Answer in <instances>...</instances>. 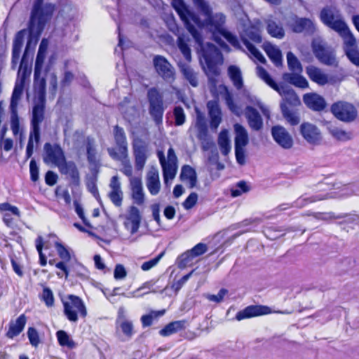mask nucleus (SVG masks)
I'll return each instance as SVG.
<instances>
[{
	"mask_svg": "<svg viewBox=\"0 0 359 359\" xmlns=\"http://www.w3.org/2000/svg\"><path fill=\"white\" fill-rule=\"evenodd\" d=\"M44 151L43 161L48 165L58 167L66 160L62 149L57 144L46 143Z\"/></svg>",
	"mask_w": 359,
	"mask_h": 359,
	"instance_id": "16",
	"label": "nucleus"
},
{
	"mask_svg": "<svg viewBox=\"0 0 359 359\" xmlns=\"http://www.w3.org/2000/svg\"><path fill=\"white\" fill-rule=\"evenodd\" d=\"M26 322V316L24 314L20 315L15 321L10 323L9 329L6 333V336L8 338L13 339V337L19 335L23 330Z\"/></svg>",
	"mask_w": 359,
	"mask_h": 359,
	"instance_id": "33",
	"label": "nucleus"
},
{
	"mask_svg": "<svg viewBox=\"0 0 359 359\" xmlns=\"http://www.w3.org/2000/svg\"><path fill=\"white\" fill-rule=\"evenodd\" d=\"M208 248L205 244L200 243L195 245L192 249L189 250L191 255L194 257H198L203 255Z\"/></svg>",
	"mask_w": 359,
	"mask_h": 359,
	"instance_id": "63",
	"label": "nucleus"
},
{
	"mask_svg": "<svg viewBox=\"0 0 359 359\" xmlns=\"http://www.w3.org/2000/svg\"><path fill=\"white\" fill-rule=\"evenodd\" d=\"M157 155L162 167L164 183L169 186L177 172V157L172 147L168 149L167 158L162 151H158Z\"/></svg>",
	"mask_w": 359,
	"mask_h": 359,
	"instance_id": "9",
	"label": "nucleus"
},
{
	"mask_svg": "<svg viewBox=\"0 0 359 359\" xmlns=\"http://www.w3.org/2000/svg\"><path fill=\"white\" fill-rule=\"evenodd\" d=\"M58 343L62 346H66L69 348H74L76 346L75 342L64 330H59L56 332Z\"/></svg>",
	"mask_w": 359,
	"mask_h": 359,
	"instance_id": "44",
	"label": "nucleus"
},
{
	"mask_svg": "<svg viewBox=\"0 0 359 359\" xmlns=\"http://www.w3.org/2000/svg\"><path fill=\"white\" fill-rule=\"evenodd\" d=\"M325 198V196H314L312 197H308L306 196H302L294 202V206L298 208H302L307 205L308 203L320 201Z\"/></svg>",
	"mask_w": 359,
	"mask_h": 359,
	"instance_id": "51",
	"label": "nucleus"
},
{
	"mask_svg": "<svg viewBox=\"0 0 359 359\" xmlns=\"http://www.w3.org/2000/svg\"><path fill=\"white\" fill-rule=\"evenodd\" d=\"M331 110L336 118L346 122L353 121L357 114L355 107L351 104L345 102L334 103L332 106Z\"/></svg>",
	"mask_w": 359,
	"mask_h": 359,
	"instance_id": "17",
	"label": "nucleus"
},
{
	"mask_svg": "<svg viewBox=\"0 0 359 359\" xmlns=\"http://www.w3.org/2000/svg\"><path fill=\"white\" fill-rule=\"evenodd\" d=\"M147 187L149 193L156 196L158 194L161 188L158 172L156 170H151L147 177Z\"/></svg>",
	"mask_w": 359,
	"mask_h": 359,
	"instance_id": "34",
	"label": "nucleus"
},
{
	"mask_svg": "<svg viewBox=\"0 0 359 359\" xmlns=\"http://www.w3.org/2000/svg\"><path fill=\"white\" fill-rule=\"evenodd\" d=\"M55 247L60 259L64 262H68L70 260V252L65 245L59 242H55Z\"/></svg>",
	"mask_w": 359,
	"mask_h": 359,
	"instance_id": "53",
	"label": "nucleus"
},
{
	"mask_svg": "<svg viewBox=\"0 0 359 359\" xmlns=\"http://www.w3.org/2000/svg\"><path fill=\"white\" fill-rule=\"evenodd\" d=\"M55 9V5L51 3L44 4L43 0L34 1L28 30L24 29L19 31L15 34L13 41L12 50V64L13 66L16 65L18 62L24 40L28 35V40L20 66V69L22 68L32 41H34V43H36L46 23L51 20Z\"/></svg>",
	"mask_w": 359,
	"mask_h": 359,
	"instance_id": "2",
	"label": "nucleus"
},
{
	"mask_svg": "<svg viewBox=\"0 0 359 359\" xmlns=\"http://www.w3.org/2000/svg\"><path fill=\"white\" fill-rule=\"evenodd\" d=\"M271 310L266 306L252 305L248 306L236 313V319L241 321L244 319L250 318L262 315L269 314Z\"/></svg>",
	"mask_w": 359,
	"mask_h": 359,
	"instance_id": "22",
	"label": "nucleus"
},
{
	"mask_svg": "<svg viewBox=\"0 0 359 359\" xmlns=\"http://www.w3.org/2000/svg\"><path fill=\"white\" fill-rule=\"evenodd\" d=\"M62 175H66L72 184L77 185L79 183V172L74 162L66 160L58 167Z\"/></svg>",
	"mask_w": 359,
	"mask_h": 359,
	"instance_id": "25",
	"label": "nucleus"
},
{
	"mask_svg": "<svg viewBox=\"0 0 359 359\" xmlns=\"http://www.w3.org/2000/svg\"><path fill=\"white\" fill-rule=\"evenodd\" d=\"M263 48L268 57L276 67L282 65L283 60L281 51L277 46H273L270 43H265L263 45Z\"/></svg>",
	"mask_w": 359,
	"mask_h": 359,
	"instance_id": "35",
	"label": "nucleus"
},
{
	"mask_svg": "<svg viewBox=\"0 0 359 359\" xmlns=\"http://www.w3.org/2000/svg\"><path fill=\"white\" fill-rule=\"evenodd\" d=\"M110 191L108 194L109 198L113 204L116 207H120L122 205L123 198V193L121 190V183L118 177L113 176L109 183Z\"/></svg>",
	"mask_w": 359,
	"mask_h": 359,
	"instance_id": "24",
	"label": "nucleus"
},
{
	"mask_svg": "<svg viewBox=\"0 0 359 359\" xmlns=\"http://www.w3.org/2000/svg\"><path fill=\"white\" fill-rule=\"evenodd\" d=\"M11 128L14 135L20 133V120L18 114V108H10Z\"/></svg>",
	"mask_w": 359,
	"mask_h": 359,
	"instance_id": "47",
	"label": "nucleus"
},
{
	"mask_svg": "<svg viewBox=\"0 0 359 359\" xmlns=\"http://www.w3.org/2000/svg\"><path fill=\"white\" fill-rule=\"evenodd\" d=\"M126 226L132 234L136 233L140 226L141 215L137 208L130 206L126 215Z\"/></svg>",
	"mask_w": 359,
	"mask_h": 359,
	"instance_id": "26",
	"label": "nucleus"
},
{
	"mask_svg": "<svg viewBox=\"0 0 359 359\" xmlns=\"http://www.w3.org/2000/svg\"><path fill=\"white\" fill-rule=\"evenodd\" d=\"M245 115L249 126L254 130H260L263 127L262 118L259 112L253 107L247 106L245 109Z\"/></svg>",
	"mask_w": 359,
	"mask_h": 359,
	"instance_id": "29",
	"label": "nucleus"
},
{
	"mask_svg": "<svg viewBox=\"0 0 359 359\" xmlns=\"http://www.w3.org/2000/svg\"><path fill=\"white\" fill-rule=\"evenodd\" d=\"M312 49L313 54L320 63L333 67L338 65L334 49L327 46L321 39H316L313 41Z\"/></svg>",
	"mask_w": 359,
	"mask_h": 359,
	"instance_id": "11",
	"label": "nucleus"
},
{
	"mask_svg": "<svg viewBox=\"0 0 359 359\" xmlns=\"http://www.w3.org/2000/svg\"><path fill=\"white\" fill-rule=\"evenodd\" d=\"M7 130L8 129L6 125H4L1 127V128L0 129V140L4 150L6 151H9L13 148V142L10 138L4 139Z\"/></svg>",
	"mask_w": 359,
	"mask_h": 359,
	"instance_id": "50",
	"label": "nucleus"
},
{
	"mask_svg": "<svg viewBox=\"0 0 359 359\" xmlns=\"http://www.w3.org/2000/svg\"><path fill=\"white\" fill-rule=\"evenodd\" d=\"M227 74L233 87L241 93L242 96L246 98L250 103L257 105L260 109L262 114L269 118L270 110L269 107L245 87L241 69L236 65H230L227 69Z\"/></svg>",
	"mask_w": 359,
	"mask_h": 359,
	"instance_id": "3",
	"label": "nucleus"
},
{
	"mask_svg": "<svg viewBox=\"0 0 359 359\" xmlns=\"http://www.w3.org/2000/svg\"><path fill=\"white\" fill-rule=\"evenodd\" d=\"M262 24L259 20H255L247 26L241 34V39L250 54V57L264 64L266 59L259 50L250 41L255 43L262 41Z\"/></svg>",
	"mask_w": 359,
	"mask_h": 359,
	"instance_id": "4",
	"label": "nucleus"
},
{
	"mask_svg": "<svg viewBox=\"0 0 359 359\" xmlns=\"http://www.w3.org/2000/svg\"><path fill=\"white\" fill-rule=\"evenodd\" d=\"M280 108L284 118L292 125L295 126L299 123V117L295 111L291 110L285 104H280Z\"/></svg>",
	"mask_w": 359,
	"mask_h": 359,
	"instance_id": "41",
	"label": "nucleus"
},
{
	"mask_svg": "<svg viewBox=\"0 0 359 359\" xmlns=\"http://www.w3.org/2000/svg\"><path fill=\"white\" fill-rule=\"evenodd\" d=\"M34 97L31 119V132H34L37 136L40 133V124L45 117L46 108V86L40 81L34 86Z\"/></svg>",
	"mask_w": 359,
	"mask_h": 359,
	"instance_id": "5",
	"label": "nucleus"
},
{
	"mask_svg": "<svg viewBox=\"0 0 359 359\" xmlns=\"http://www.w3.org/2000/svg\"><path fill=\"white\" fill-rule=\"evenodd\" d=\"M248 191L249 187L247 184L243 181H241L237 184L236 187L231 189V196L233 197H237Z\"/></svg>",
	"mask_w": 359,
	"mask_h": 359,
	"instance_id": "56",
	"label": "nucleus"
},
{
	"mask_svg": "<svg viewBox=\"0 0 359 359\" xmlns=\"http://www.w3.org/2000/svg\"><path fill=\"white\" fill-rule=\"evenodd\" d=\"M180 179L183 182H187L190 188H194L197 182L196 172L190 165H184L181 170Z\"/></svg>",
	"mask_w": 359,
	"mask_h": 359,
	"instance_id": "36",
	"label": "nucleus"
},
{
	"mask_svg": "<svg viewBox=\"0 0 359 359\" xmlns=\"http://www.w3.org/2000/svg\"><path fill=\"white\" fill-rule=\"evenodd\" d=\"M287 65L292 72H296V73H302V67L297 59V57L292 53L288 52L287 54Z\"/></svg>",
	"mask_w": 359,
	"mask_h": 359,
	"instance_id": "45",
	"label": "nucleus"
},
{
	"mask_svg": "<svg viewBox=\"0 0 359 359\" xmlns=\"http://www.w3.org/2000/svg\"><path fill=\"white\" fill-rule=\"evenodd\" d=\"M299 133L304 140L310 145L319 146L323 142L320 129L314 124L304 122L300 125Z\"/></svg>",
	"mask_w": 359,
	"mask_h": 359,
	"instance_id": "15",
	"label": "nucleus"
},
{
	"mask_svg": "<svg viewBox=\"0 0 359 359\" xmlns=\"http://www.w3.org/2000/svg\"><path fill=\"white\" fill-rule=\"evenodd\" d=\"M42 299L44 301L48 307H51L54 305V297L53 292L48 287H45L42 292Z\"/></svg>",
	"mask_w": 359,
	"mask_h": 359,
	"instance_id": "59",
	"label": "nucleus"
},
{
	"mask_svg": "<svg viewBox=\"0 0 359 359\" xmlns=\"http://www.w3.org/2000/svg\"><path fill=\"white\" fill-rule=\"evenodd\" d=\"M198 195L196 193H191L183 203V206L186 210L192 208L197 202Z\"/></svg>",
	"mask_w": 359,
	"mask_h": 359,
	"instance_id": "64",
	"label": "nucleus"
},
{
	"mask_svg": "<svg viewBox=\"0 0 359 359\" xmlns=\"http://www.w3.org/2000/svg\"><path fill=\"white\" fill-rule=\"evenodd\" d=\"M218 144L223 155L226 156L231 151V142L227 130H222L218 136Z\"/></svg>",
	"mask_w": 359,
	"mask_h": 359,
	"instance_id": "40",
	"label": "nucleus"
},
{
	"mask_svg": "<svg viewBox=\"0 0 359 359\" xmlns=\"http://www.w3.org/2000/svg\"><path fill=\"white\" fill-rule=\"evenodd\" d=\"M114 133L116 146H122L121 150L123 153H126V146H128V142L124 130L122 128L116 126L114 129Z\"/></svg>",
	"mask_w": 359,
	"mask_h": 359,
	"instance_id": "42",
	"label": "nucleus"
},
{
	"mask_svg": "<svg viewBox=\"0 0 359 359\" xmlns=\"http://www.w3.org/2000/svg\"><path fill=\"white\" fill-rule=\"evenodd\" d=\"M46 53L38 51L34 67V86H36L40 81L43 83V86H46V81L49 83V90L55 95L57 87V76L53 72H48L46 69L45 74L43 72V64L46 58Z\"/></svg>",
	"mask_w": 359,
	"mask_h": 359,
	"instance_id": "8",
	"label": "nucleus"
},
{
	"mask_svg": "<svg viewBox=\"0 0 359 359\" xmlns=\"http://www.w3.org/2000/svg\"><path fill=\"white\" fill-rule=\"evenodd\" d=\"M25 86V77L17 80L11 96L9 108H18V102L21 98Z\"/></svg>",
	"mask_w": 359,
	"mask_h": 359,
	"instance_id": "37",
	"label": "nucleus"
},
{
	"mask_svg": "<svg viewBox=\"0 0 359 359\" xmlns=\"http://www.w3.org/2000/svg\"><path fill=\"white\" fill-rule=\"evenodd\" d=\"M287 23L290 28L296 33L313 32L315 29L312 20L309 18H299L296 15H290Z\"/></svg>",
	"mask_w": 359,
	"mask_h": 359,
	"instance_id": "21",
	"label": "nucleus"
},
{
	"mask_svg": "<svg viewBox=\"0 0 359 359\" xmlns=\"http://www.w3.org/2000/svg\"><path fill=\"white\" fill-rule=\"evenodd\" d=\"M283 97L284 102L287 105L297 106L300 104V100L294 91L287 86H278L274 88Z\"/></svg>",
	"mask_w": 359,
	"mask_h": 359,
	"instance_id": "27",
	"label": "nucleus"
},
{
	"mask_svg": "<svg viewBox=\"0 0 359 359\" xmlns=\"http://www.w3.org/2000/svg\"><path fill=\"white\" fill-rule=\"evenodd\" d=\"M185 320L173 321L160 330L159 334L163 337H168L185 328Z\"/></svg>",
	"mask_w": 359,
	"mask_h": 359,
	"instance_id": "39",
	"label": "nucleus"
},
{
	"mask_svg": "<svg viewBox=\"0 0 359 359\" xmlns=\"http://www.w3.org/2000/svg\"><path fill=\"white\" fill-rule=\"evenodd\" d=\"M227 292H228V291L226 289H221L219 291V292L217 293V294H205V297L209 301L219 303L223 300L224 297L227 294Z\"/></svg>",
	"mask_w": 359,
	"mask_h": 359,
	"instance_id": "61",
	"label": "nucleus"
},
{
	"mask_svg": "<svg viewBox=\"0 0 359 359\" xmlns=\"http://www.w3.org/2000/svg\"><path fill=\"white\" fill-rule=\"evenodd\" d=\"M193 1L198 10L205 16L204 20H201L196 15L191 11L183 0H171V4L198 46L197 49L200 51L201 62H204L207 67L211 93L217 96L221 95L225 100L229 109L235 115L240 116L243 114V107L234 102L231 93L225 85L217 86V80L213 76L219 74L217 63L222 60V55L214 44L209 42L203 43V38L195 25L210 32L215 41L222 47L226 46L222 41V37L236 49L241 48L239 40L236 35L224 27L226 22L224 15L220 13L212 15V10L205 0H193Z\"/></svg>",
	"mask_w": 359,
	"mask_h": 359,
	"instance_id": "1",
	"label": "nucleus"
},
{
	"mask_svg": "<svg viewBox=\"0 0 359 359\" xmlns=\"http://www.w3.org/2000/svg\"><path fill=\"white\" fill-rule=\"evenodd\" d=\"M271 134L276 142L283 148L290 149L292 147V137L283 126H273L271 129Z\"/></svg>",
	"mask_w": 359,
	"mask_h": 359,
	"instance_id": "23",
	"label": "nucleus"
},
{
	"mask_svg": "<svg viewBox=\"0 0 359 359\" xmlns=\"http://www.w3.org/2000/svg\"><path fill=\"white\" fill-rule=\"evenodd\" d=\"M40 140V133L36 136L34 132L29 133V140L26 148L27 158H30L34 152V142L37 144Z\"/></svg>",
	"mask_w": 359,
	"mask_h": 359,
	"instance_id": "52",
	"label": "nucleus"
},
{
	"mask_svg": "<svg viewBox=\"0 0 359 359\" xmlns=\"http://www.w3.org/2000/svg\"><path fill=\"white\" fill-rule=\"evenodd\" d=\"M175 122L176 126H182L186 121V116L184 109L181 107H175L173 111Z\"/></svg>",
	"mask_w": 359,
	"mask_h": 359,
	"instance_id": "55",
	"label": "nucleus"
},
{
	"mask_svg": "<svg viewBox=\"0 0 359 359\" xmlns=\"http://www.w3.org/2000/svg\"><path fill=\"white\" fill-rule=\"evenodd\" d=\"M152 64L155 72L165 82L171 83L175 80V69L164 56L161 55H154L152 59Z\"/></svg>",
	"mask_w": 359,
	"mask_h": 359,
	"instance_id": "13",
	"label": "nucleus"
},
{
	"mask_svg": "<svg viewBox=\"0 0 359 359\" xmlns=\"http://www.w3.org/2000/svg\"><path fill=\"white\" fill-rule=\"evenodd\" d=\"M127 276V271L122 264H116L114 271V277L116 280H123Z\"/></svg>",
	"mask_w": 359,
	"mask_h": 359,
	"instance_id": "62",
	"label": "nucleus"
},
{
	"mask_svg": "<svg viewBox=\"0 0 359 359\" xmlns=\"http://www.w3.org/2000/svg\"><path fill=\"white\" fill-rule=\"evenodd\" d=\"M304 102L308 107L315 111H321L325 107L323 97L316 93L304 95Z\"/></svg>",
	"mask_w": 359,
	"mask_h": 359,
	"instance_id": "32",
	"label": "nucleus"
},
{
	"mask_svg": "<svg viewBox=\"0 0 359 359\" xmlns=\"http://www.w3.org/2000/svg\"><path fill=\"white\" fill-rule=\"evenodd\" d=\"M177 46L187 62H179L178 67L184 78L193 87L198 85V74L189 64L191 60V50L182 36L177 39Z\"/></svg>",
	"mask_w": 359,
	"mask_h": 359,
	"instance_id": "7",
	"label": "nucleus"
},
{
	"mask_svg": "<svg viewBox=\"0 0 359 359\" xmlns=\"http://www.w3.org/2000/svg\"><path fill=\"white\" fill-rule=\"evenodd\" d=\"M268 34L274 38L281 39L285 36L282 24L274 17L270 15L265 20Z\"/></svg>",
	"mask_w": 359,
	"mask_h": 359,
	"instance_id": "28",
	"label": "nucleus"
},
{
	"mask_svg": "<svg viewBox=\"0 0 359 359\" xmlns=\"http://www.w3.org/2000/svg\"><path fill=\"white\" fill-rule=\"evenodd\" d=\"M36 248L39 255L40 264L41 266H45L46 264V257L42 252L43 241V238L41 236H39L36 239Z\"/></svg>",
	"mask_w": 359,
	"mask_h": 359,
	"instance_id": "58",
	"label": "nucleus"
},
{
	"mask_svg": "<svg viewBox=\"0 0 359 359\" xmlns=\"http://www.w3.org/2000/svg\"><path fill=\"white\" fill-rule=\"evenodd\" d=\"M147 97L149 102V113L156 124L162 123L164 112L163 96L156 88H151L148 90Z\"/></svg>",
	"mask_w": 359,
	"mask_h": 359,
	"instance_id": "14",
	"label": "nucleus"
},
{
	"mask_svg": "<svg viewBox=\"0 0 359 359\" xmlns=\"http://www.w3.org/2000/svg\"><path fill=\"white\" fill-rule=\"evenodd\" d=\"M342 39L345 55L352 64L359 67V48L356 44L355 36L351 32L344 36Z\"/></svg>",
	"mask_w": 359,
	"mask_h": 359,
	"instance_id": "19",
	"label": "nucleus"
},
{
	"mask_svg": "<svg viewBox=\"0 0 359 359\" xmlns=\"http://www.w3.org/2000/svg\"><path fill=\"white\" fill-rule=\"evenodd\" d=\"M235 133V155L236 161L243 165L245 163V147L249 142L247 130L241 124L233 126Z\"/></svg>",
	"mask_w": 359,
	"mask_h": 359,
	"instance_id": "12",
	"label": "nucleus"
},
{
	"mask_svg": "<svg viewBox=\"0 0 359 359\" xmlns=\"http://www.w3.org/2000/svg\"><path fill=\"white\" fill-rule=\"evenodd\" d=\"M330 133L337 140L340 141H346L351 138V133L346 132L337 127L329 128Z\"/></svg>",
	"mask_w": 359,
	"mask_h": 359,
	"instance_id": "46",
	"label": "nucleus"
},
{
	"mask_svg": "<svg viewBox=\"0 0 359 359\" xmlns=\"http://www.w3.org/2000/svg\"><path fill=\"white\" fill-rule=\"evenodd\" d=\"M194 258L195 257L190 252V250H187L184 253L182 254L181 256L179 257V266L180 268H184L187 266L188 265L191 264Z\"/></svg>",
	"mask_w": 359,
	"mask_h": 359,
	"instance_id": "57",
	"label": "nucleus"
},
{
	"mask_svg": "<svg viewBox=\"0 0 359 359\" xmlns=\"http://www.w3.org/2000/svg\"><path fill=\"white\" fill-rule=\"evenodd\" d=\"M320 18L324 25L338 33L341 38L351 33L340 11L335 6L323 8Z\"/></svg>",
	"mask_w": 359,
	"mask_h": 359,
	"instance_id": "6",
	"label": "nucleus"
},
{
	"mask_svg": "<svg viewBox=\"0 0 359 359\" xmlns=\"http://www.w3.org/2000/svg\"><path fill=\"white\" fill-rule=\"evenodd\" d=\"M121 149L122 146H117V148H108L107 151L111 158L121 162L129 158L128 146H126V153H123Z\"/></svg>",
	"mask_w": 359,
	"mask_h": 359,
	"instance_id": "43",
	"label": "nucleus"
},
{
	"mask_svg": "<svg viewBox=\"0 0 359 359\" xmlns=\"http://www.w3.org/2000/svg\"><path fill=\"white\" fill-rule=\"evenodd\" d=\"M87 158L90 163H95L96 162V149L95 140L92 138H87L86 144Z\"/></svg>",
	"mask_w": 359,
	"mask_h": 359,
	"instance_id": "48",
	"label": "nucleus"
},
{
	"mask_svg": "<svg viewBox=\"0 0 359 359\" xmlns=\"http://www.w3.org/2000/svg\"><path fill=\"white\" fill-rule=\"evenodd\" d=\"M120 327L127 337L130 338L133 336L134 332L132 322L125 320L120 323Z\"/></svg>",
	"mask_w": 359,
	"mask_h": 359,
	"instance_id": "60",
	"label": "nucleus"
},
{
	"mask_svg": "<svg viewBox=\"0 0 359 359\" xmlns=\"http://www.w3.org/2000/svg\"><path fill=\"white\" fill-rule=\"evenodd\" d=\"M257 75L273 89L277 87L278 84L276 83V82L271 78L269 73L262 67H257Z\"/></svg>",
	"mask_w": 359,
	"mask_h": 359,
	"instance_id": "49",
	"label": "nucleus"
},
{
	"mask_svg": "<svg viewBox=\"0 0 359 359\" xmlns=\"http://www.w3.org/2000/svg\"><path fill=\"white\" fill-rule=\"evenodd\" d=\"M300 73H285L283 74V78L285 81L301 88H306L309 87L307 80L302 76L299 75Z\"/></svg>",
	"mask_w": 359,
	"mask_h": 359,
	"instance_id": "38",
	"label": "nucleus"
},
{
	"mask_svg": "<svg viewBox=\"0 0 359 359\" xmlns=\"http://www.w3.org/2000/svg\"><path fill=\"white\" fill-rule=\"evenodd\" d=\"M130 182L134 203L138 205H142L144 202V194L141 180L139 177H132Z\"/></svg>",
	"mask_w": 359,
	"mask_h": 359,
	"instance_id": "30",
	"label": "nucleus"
},
{
	"mask_svg": "<svg viewBox=\"0 0 359 359\" xmlns=\"http://www.w3.org/2000/svg\"><path fill=\"white\" fill-rule=\"evenodd\" d=\"M64 314L72 323L79 320V316L85 318L87 316V309L83 301L78 296L69 294L65 299H62Z\"/></svg>",
	"mask_w": 359,
	"mask_h": 359,
	"instance_id": "10",
	"label": "nucleus"
},
{
	"mask_svg": "<svg viewBox=\"0 0 359 359\" xmlns=\"http://www.w3.org/2000/svg\"><path fill=\"white\" fill-rule=\"evenodd\" d=\"M207 107L210 117V127L216 130L222 121V113L219 104L216 101H209Z\"/></svg>",
	"mask_w": 359,
	"mask_h": 359,
	"instance_id": "31",
	"label": "nucleus"
},
{
	"mask_svg": "<svg viewBox=\"0 0 359 359\" xmlns=\"http://www.w3.org/2000/svg\"><path fill=\"white\" fill-rule=\"evenodd\" d=\"M27 337L31 345L34 347H37L41 342L39 333L37 330L34 327L28 328Z\"/></svg>",
	"mask_w": 359,
	"mask_h": 359,
	"instance_id": "54",
	"label": "nucleus"
},
{
	"mask_svg": "<svg viewBox=\"0 0 359 359\" xmlns=\"http://www.w3.org/2000/svg\"><path fill=\"white\" fill-rule=\"evenodd\" d=\"M136 170H142L149 156L148 145L142 140H135L133 144Z\"/></svg>",
	"mask_w": 359,
	"mask_h": 359,
	"instance_id": "18",
	"label": "nucleus"
},
{
	"mask_svg": "<svg viewBox=\"0 0 359 359\" xmlns=\"http://www.w3.org/2000/svg\"><path fill=\"white\" fill-rule=\"evenodd\" d=\"M306 73L313 82L323 86L327 84H333V76H330L323 69L313 65H309L306 68Z\"/></svg>",
	"mask_w": 359,
	"mask_h": 359,
	"instance_id": "20",
	"label": "nucleus"
}]
</instances>
